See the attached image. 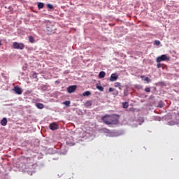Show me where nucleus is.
<instances>
[{
    "mask_svg": "<svg viewBox=\"0 0 179 179\" xmlns=\"http://www.w3.org/2000/svg\"><path fill=\"white\" fill-rule=\"evenodd\" d=\"M46 33L48 34H54L55 33V27L50 22L46 23Z\"/></svg>",
    "mask_w": 179,
    "mask_h": 179,
    "instance_id": "f257e3e1",
    "label": "nucleus"
},
{
    "mask_svg": "<svg viewBox=\"0 0 179 179\" xmlns=\"http://www.w3.org/2000/svg\"><path fill=\"white\" fill-rule=\"evenodd\" d=\"M101 121L103 122V124H106V125H111V124L108 122H111V115H106L101 117Z\"/></svg>",
    "mask_w": 179,
    "mask_h": 179,
    "instance_id": "f03ea898",
    "label": "nucleus"
},
{
    "mask_svg": "<svg viewBox=\"0 0 179 179\" xmlns=\"http://www.w3.org/2000/svg\"><path fill=\"white\" fill-rule=\"evenodd\" d=\"M163 61H170V57H167V55H162L156 58V62H157V64Z\"/></svg>",
    "mask_w": 179,
    "mask_h": 179,
    "instance_id": "7ed1b4c3",
    "label": "nucleus"
},
{
    "mask_svg": "<svg viewBox=\"0 0 179 179\" xmlns=\"http://www.w3.org/2000/svg\"><path fill=\"white\" fill-rule=\"evenodd\" d=\"M110 124V125H117L118 124V116L116 115H110V122H108Z\"/></svg>",
    "mask_w": 179,
    "mask_h": 179,
    "instance_id": "20e7f679",
    "label": "nucleus"
},
{
    "mask_svg": "<svg viewBox=\"0 0 179 179\" xmlns=\"http://www.w3.org/2000/svg\"><path fill=\"white\" fill-rule=\"evenodd\" d=\"M13 48L15 50H23L24 48V44L19 43L17 42H14L13 43Z\"/></svg>",
    "mask_w": 179,
    "mask_h": 179,
    "instance_id": "39448f33",
    "label": "nucleus"
},
{
    "mask_svg": "<svg viewBox=\"0 0 179 179\" xmlns=\"http://www.w3.org/2000/svg\"><path fill=\"white\" fill-rule=\"evenodd\" d=\"M78 89V85H71L67 88L68 93H73Z\"/></svg>",
    "mask_w": 179,
    "mask_h": 179,
    "instance_id": "423d86ee",
    "label": "nucleus"
},
{
    "mask_svg": "<svg viewBox=\"0 0 179 179\" xmlns=\"http://www.w3.org/2000/svg\"><path fill=\"white\" fill-rule=\"evenodd\" d=\"M49 128L52 130V131H56V129H59V126H58V124L55 122L54 123H51L49 125Z\"/></svg>",
    "mask_w": 179,
    "mask_h": 179,
    "instance_id": "0eeeda50",
    "label": "nucleus"
},
{
    "mask_svg": "<svg viewBox=\"0 0 179 179\" xmlns=\"http://www.w3.org/2000/svg\"><path fill=\"white\" fill-rule=\"evenodd\" d=\"M118 79V74L112 73L110 78V82H115Z\"/></svg>",
    "mask_w": 179,
    "mask_h": 179,
    "instance_id": "6e6552de",
    "label": "nucleus"
},
{
    "mask_svg": "<svg viewBox=\"0 0 179 179\" xmlns=\"http://www.w3.org/2000/svg\"><path fill=\"white\" fill-rule=\"evenodd\" d=\"M13 90L15 93H16V94H22L23 93V91H22V88L17 86L15 87Z\"/></svg>",
    "mask_w": 179,
    "mask_h": 179,
    "instance_id": "1a4fd4ad",
    "label": "nucleus"
},
{
    "mask_svg": "<svg viewBox=\"0 0 179 179\" xmlns=\"http://www.w3.org/2000/svg\"><path fill=\"white\" fill-rule=\"evenodd\" d=\"M93 104V102L92 101H87L84 106L86 107V108H90Z\"/></svg>",
    "mask_w": 179,
    "mask_h": 179,
    "instance_id": "9d476101",
    "label": "nucleus"
},
{
    "mask_svg": "<svg viewBox=\"0 0 179 179\" xmlns=\"http://www.w3.org/2000/svg\"><path fill=\"white\" fill-rule=\"evenodd\" d=\"M1 125H2L3 127H6V125H8V120L6 119V117H3L0 122Z\"/></svg>",
    "mask_w": 179,
    "mask_h": 179,
    "instance_id": "9b49d317",
    "label": "nucleus"
},
{
    "mask_svg": "<svg viewBox=\"0 0 179 179\" xmlns=\"http://www.w3.org/2000/svg\"><path fill=\"white\" fill-rule=\"evenodd\" d=\"M109 92H113V96H118V90H117L113 87L109 88Z\"/></svg>",
    "mask_w": 179,
    "mask_h": 179,
    "instance_id": "f8f14e48",
    "label": "nucleus"
},
{
    "mask_svg": "<svg viewBox=\"0 0 179 179\" xmlns=\"http://www.w3.org/2000/svg\"><path fill=\"white\" fill-rule=\"evenodd\" d=\"M36 106L37 108H38L39 110H43V108L44 107V104L40 103H36Z\"/></svg>",
    "mask_w": 179,
    "mask_h": 179,
    "instance_id": "ddd939ff",
    "label": "nucleus"
},
{
    "mask_svg": "<svg viewBox=\"0 0 179 179\" xmlns=\"http://www.w3.org/2000/svg\"><path fill=\"white\" fill-rule=\"evenodd\" d=\"M104 76H106V72H104V71L99 72V78L100 79H102V78H104Z\"/></svg>",
    "mask_w": 179,
    "mask_h": 179,
    "instance_id": "4468645a",
    "label": "nucleus"
},
{
    "mask_svg": "<svg viewBox=\"0 0 179 179\" xmlns=\"http://www.w3.org/2000/svg\"><path fill=\"white\" fill-rule=\"evenodd\" d=\"M96 89H98V90L100 92L104 91V88L101 85H99V84L96 85Z\"/></svg>",
    "mask_w": 179,
    "mask_h": 179,
    "instance_id": "2eb2a0df",
    "label": "nucleus"
},
{
    "mask_svg": "<svg viewBox=\"0 0 179 179\" xmlns=\"http://www.w3.org/2000/svg\"><path fill=\"white\" fill-rule=\"evenodd\" d=\"M29 43H31V44L35 43L34 37H33L31 36H29Z\"/></svg>",
    "mask_w": 179,
    "mask_h": 179,
    "instance_id": "dca6fc26",
    "label": "nucleus"
},
{
    "mask_svg": "<svg viewBox=\"0 0 179 179\" xmlns=\"http://www.w3.org/2000/svg\"><path fill=\"white\" fill-rule=\"evenodd\" d=\"M38 9H43V8H44V3H38Z\"/></svg>",
    "mask_w": 179,
    "mask_h": 179,
    "instance_id": "f3484780",
    "label": "nucleus"
},
{
    "mask_svg": "<svg viewBox=\"0 0 179 179\" xmlns=\"http://www.w3.org/2000/svg\"><path fill=\"white\" fill-rule=\"evenodd\" d=\"M115 87H118L121 90V83H115Z\"/></svg>",
    "mask_w": 179,
    "mask_h": 179,
    "instance_id": "a211bd4d",
    "label": "nucleus"
},
{
    "mask_svg": "<svg viewBox=\"0 0 179 179\" xmlns=\"http://www.w3.org/2000/svg\"><path fill=\"white\" fill-rule=\"evenodd\" d=\"M122 106H123V108H128V107H129V105L127 102H123Z\"/></svg>",
    "mask_w": 179,
    "mask_h": 179,
    "instance_id": "6ab92c4d",
    "label": "nucleus"
},
{
    "mask_svg": "<svg viewBox=\"0 0 179 179\" xmlns=\"http://www.w3.org/2000/svg\"><path fill=\"white\" fill-rule=\"evenodd\" d=\"M90 94H92V93L90 91H86L83 94V96H90Z\"/></svg>",
    "mask_w": 179,
    "mask_h": 179,
    "instance_id": "aec40b11",
    "label": "nucleus"
},
{
    "mask_svg": "<svg viewBox=\"0 0 179 179\" xmlns=\"http://www.w3.org/2000/svg\"><path fill=\"white\" fill-rule=\"evenodd\" d=\"M63 104H64L65 106H69V104H71V101H65L64 102H63Z\"/></svg>",
    "mask_w": 179,
    "mask_h": 179,
    "instance_id": "412c9836",
    "label": "nucleus"
},
{
    "mask_svg": "<svg viewBox=\"0 0 179 179\" xmlns=\"http://www.w3.org/2000/svg\"><path fill=\"white\" fill-rule=\"evenodd\" d=\"M47 7H48L49 9H52V8H54V6H53V5H51V4H48V5H47Z\"/></svg>",
    "mask_w": 179,
    "mask_h": 179,
    "instance_id": "4be33fe9",
    "label": "nucleus"
},
{
    "mask_svg": "<svg viewBox=\"0 0 179 179\" xmlns=\"http://www.w3.org/2000/svg\"><path fill=\"white\" fill-rule=\"evenodd\" d=\"M32 78H33L34 79H37V74H36V73H33Z\"/></svg>",
    "mask_w": 179,
    "mask_h": 179,
    "instance_id": "5701e85b",
    "label": "nucleus"
},
{
    "mask_svg": "<svg viewBox=\"0 0 179 179\" xmlns=\"http://www.w3.org/2000/svg\"><path fill=\"white\" fill-rule=\"evenodd\" d=\"M145 92H146L147 93H149L150 92V87H145Z\"/></svg>",
    "mask_w": 179,
    "mask_h": 179,
    "instance_id": "b1692460",
    "label": "nucleus"
},
{
    "mask_svg": "<svg viewBox=\"0 0 179 179\" xmlns=\"http://www.w3.org/2000/svg\"><path fill=\"white\" fill-rule=\"evenodd\" d=\"M155 44L156 45H160L159 41H155Z\"/></svg>",
    "mask_w": 179,
    "mask_h": 179,
    "instance_id": "393cba45",
    "label": "nucleus"
},
{
    "mask_svg": "<svg viewBox=\"0 0 179 179\" xmlns=\"http://www.w3.org/2000/svg\"><path fill=\"white\" fill-rule=\"evenodd\" d=\"M144 80H145V82H148V83H149V82H150V79H149L148 77H146V78L144 79Z\"/></svg>",
    "mask_w": 179,
    "mask_h": 179,
    "instance_id": "a878e982",
    "label": "nucleus"
},
{
    "mask_svg": "<svg viewBox=\"0 0 179 179\" xmlns=\"http://www.w3.org/2000/svg\"><path fill=\"white\" fill-rule=\"evenodd\" d=\"M157 68H162V64H160V63H158L157 64Z\"/></svg>",
    "mask_w": 179,
    "mask_h": 179,
    "instance_id": "bb28decb",
    "label": "nucleus"
},
{
    "mask_svg": "<svg viewBox=\"0 0 179 179\" xmlns=\"http://www.w3.org/2000/svg\"><path fill=\"white\" fill-rule=\"evenodd\" d=\"M2 45V43H1V41H0V45Z\"/></svg>",
    "mask_w": 179,
    "mask_h": 179,
    "instance_id": "cd10ccee",
    "label": "nucleus"
},
{
    "mask_svg": "<svg viewBox=\"0 0 179 179\" xmlns=\"http://www.w3.org/2000/svg\"><path fill=\"white\" fill-rule=\"evenodd\" d=\"M159 107H163V106H162V105H160Z\"/></svg>",
    "mask_w": 179,
    "mask_h": 179,
    "instance_id": "c85d7f7f",
    "label": "nucleus"
},
{
    "mask_svg": "<svg viewBox=\"0 0 179 179\" xmlns=\"http://www.w3.org/2000/svg\"><path fill=\"white\" fill-rule=\"evenodd\" d=\"M159 107H163V106H162V105H160Z\"/></svg>",
    "mask_w": 179,
    "mask_h": 179,
    "instance_id": "c756f323",
    "label": "nucleus"
}]
</instances>
